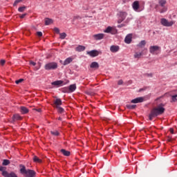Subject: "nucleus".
I'll use <instances>...</instances> for the list:
<instances>
[{
	"label": "nucleus",
	"mask_w": 177,
	"mask_h": 177,
	"mask_svg": "<svg viewBox=\"0 0 177 177\" xmlns=\"http://www.w3.org/2000/svg\"><path fill=\"white\" fill-rule=\"evenodd\" d=\"M59 36L61 39H64L66 37H67V34H66V32L59 33Z\"/></svg>",
	"instance_id": "cd10ccee"
},
{
	"label": "nucleus",
	"mask_w": 177,
	"mask_h": 177,
	"mask_svg": "<svg viewBox=\"0 0 177 177\" xmlns=\"http://www.w3.org/2000/svg\"><path fill=\"white\" fill-rule=\"evenodd\" d=\"M127 107L129 109V110H133V109L136 107V105L127 104Z\"/></svg>",
	"instance_id": "7c9ffc66"
},
{
	"label": "nucleus",
	"mask_w": 177,
	"mask_h": 177,
	"mask_svg": "<svg viewBox=\"0 0 177 177\" xmlns=\"http://www.w3.org/2000/svg\"><path fill=\"white\" fill-rule=\"evenodd\" d=\"M23 81H24L23 79H19V80L15 81V84H20V82H23Z\"/></svg>",
	"instance_id": "58836bf2"
},
{
	"label": "nucleus",
	"mask_w": 177,
	"mask_h": 177,
	"mask_svg": "<svg viewBox=\"0 0 177 177\" xmlns=\"http://www.w3.org/2000/svg\"><path fill=\"white\" fill-rule=\"evenodd\" d=\"M55 109H57V111H58V113H59V114H63V113H64V109H63L61 106H58Z\"/></svg>",
	"instance_id": "a878e982"
},
{
	"label": "nucleus",
	"mask_w": 177,
	"mask_h": 177,
	"mask_svg": "<svg viewBox=\"0 0 177 177\" xmlns=\"http://www.w3.org/2000/svg\"><path fill=\"white\" fill-rule=\"evenodd\" d=\"M125 26H126L125 24H122L120 25H118V28H121L122 27H125Z\"/></svg>",
	"instance_id": "c03bdc74"
},
{
	"label": "nucleus",
	"mask_w": 177,
	"mask_h": 177,
	"mask_svg": "<svg viewBox=\"0 0 177 177\" xmlns=\"http://www.w3.org/2000/svg\"><path fill=\"white\" fill-rule=\"evenodd\" d=\"M169 138V141L171 142V137H168Z\"/></svg>",
	"instance_id": "603ef678"
},
{
	"label": "nucleus",
	"mask_w": 177,
	"mask_h": 177,
	"mask_svg": "<svg viewBox=\"0 0 177 177\" xmlns=\"http://www.w3.org/2000/svg\"><path fill=\"white\" fill-rule=\"evenodd\" d=\"M62 104V102L60 98H57L56 100H54V107H55V109L57 107H60Z\"/></svg>",
	"instance_id": "9d476101"
},
{
	"label": "nucleus",
	"mask_w": 177,
	"mask_h": 177,
	"mask_svg": "<svg viewBox=\"0 0 177 177\" xmlns=\"http://www.w3.org/2000/svg\"><path fill=\"white\" fill-rule=\"evenodd\" d=\"M61 153H62V154H63L64 156H66V157L70 156V154H71V153H70L69 151H67V150L63 149H61Z\"/></svg>",
	"instance_id": "412c9836"
},
{
	"label": "nucleus",
	"mask_w": 177,
	"mask_h": 177,
	"mask_svg": "<svg viewBox=\"0 0 177 177\" xmlns=\"http://www.w3.org/2000/svg\"><path fill=\"white\" fill-rule=\"evenodd\" d=\"M158 8H159L158 4H156V5L155 6V9L156 10L157 12H158V10H160V9H159Z\"/></svg>",
	"instance_id": "37998d69"
},
{
	"label": "nucleus",
	"mask_w": 177,
	"mask_h": 177,
	"mask_svg": "<svg viewBox=\"0 0 177 177\" xmlns=\"http://www.w3.org/2000/svg\"><path fill=\"white\" fill-rule=\"evenodd\" d=\"M36 111H38V113H41V111H42V110L41 109H34Z\"/></svg>",
	"instance_id": "09e8293b"
},
{
	"label": "nucleus",
	"mask_w": 177,
	"mask_h": 177,
	"mask_svg": "<svg viewBox=\"0 0 177 177\" xmlns=\"http://www.w3.org/2000/svg\"><path fill=\"white\" fill-rule=\"evenodd\" d=\"M86 48L84 46L79 45L77 47L75 48L76 52H84Z\"/></svg>",
	"instance_id": "f3484780"
},
{
	"label": "nucleus",
	"mask_w": 177,
	"mask_h": 177,
	"mask_svg": "<svg viewBox=\"0 0 177 177\" xmlns=\"http://www.w3.org/2000/svg\"><path fill=\"white\" fill-rule=\"evenodd\" d=\"M0 171H1L2 173L4 172V171H5V167H0Z\"/></svg>",
	"instance_id": "de8ad7c7"
},
{
	"label": "nucleus",
	"mask_w": 177,
	"mask_h": 177,
	"mask_svg": "<svg viewBox=\"0 0 177 177\" xmlns=\"http://www.w3.org/2000/svg\"><path fill=\"white\" fill-rule=\"evenodd\" d=\"M51 135H53L54 136H59V133L57 131H51Z\"/></svg>",
	"instance_id": "2f4dec72"
},
{
	"label": "nucleus",
	"mask_w": 177,
	"mask_h": 177,
	"mask_svg": "<svg viewBox=\"0 0 177 177\" xmlns=\"http://www.w3.org/2000/svg\"><path fill=\"white\" fill-rule=\"evenodd\" d=\"M146 46V40H142L141 41L138 45L137 46L138 48H143L144 46Z\"/></svg>",
	"instance_id": "5701e85b"
},
{
	"label": "nucleus",
	"mask_w": 177,
	"mask_h": 177,
	"mask_svg": "<svg viewBox=\"0 0 177 177\" xmlns=\"http://www.w3.org/2000/svg\"><path fill=\"white\" fill-rule=\"evenodd\" d=\"M142 56H143V52H136L134 54V59H140V57H142Z\"/></svg>",
	"instance_id": "6ab92c4d"
},
{
	"label": "nucleus",
	"mask_w": 177,
	"mask_h": 177,
	"mask_svg": "<svg viewBox=\"0 0 177 177\" xmlns=\"http://www.w3.org/2000/svg\"><path fill=\"white\" fill-rule=\"evenodd\" d=\"M160 24H162V26H164L165 27H171V26H174V24H175V21H168L167 19L162 18L160 20Z\"/></svg>",
	"instance_id": "39448f33"
},
{
	"label": "nucleus",
	"mask_w": 177,
	"mask_h": 177,
	"mask_svg": "<svg viewBox=\"0 0 177 177\" xmlns=\"http://www.w3.org/2000/svg\"><path fill=\"white\" fill-rule=\"evenodd\" d=\"M169 132L170 133H171L172 135H174L175 133L174 131V129L171 128L169 129Z\"/></svg>",
	"instance_id": "79ce46f5"
},
{
	"label": "nucleus",
	"mask_w": 177,
	"mask_h": 177,
	"mask_svg": "<svg viewBox=\"0 0 177 177\" xmlns=\"http://www.w3.org/2000/svg\"><path fill=\"white\" fill-rule=\"evenodd\" d=\"M20 172L22 175H24L26 177H35L37 173L34 170L26 169V166L20 165Z\"/></svg>",
	"instance_id": "f03ea898"
},
{
	"label": "nucleus",
	"mask_w": 177,
	"mask_h": 177,
	"mask_svg": "<svg viewBox=\"0 0 177 177\" xmlns=\"http://www.w3.org/2000/svg\"><path fill=\"white\" fill-rule=\"evenodd\" d=\"M20 111H21V114H27L29 111H28V109H27V107L21 106Z\"/></svg>",
	"instance_id": "a211bd4d"
},
{
	"label": "nucleus",
	"mask_w": 177,
	"mask_h": 177,
	"mask_svg": "<svg viewBox=\"0 0 177 177\" xmlns=\"http://www.w3.org/2000/svg\"><path fill=\"white\" fill-rule=\"evenodd\" d=\"M30 64H31L32 66H37V63L32 62V61H30Z\"/></svg>",
	"instance_id": "a18cd8bd"
},
{
	"label": "nucleus",
	"mask_w": 177,
	"mask_h": 177,
	"mask_svg": "<svg viewBox=\"0 0 177 177\" xmlns=\"http://www.w3.org/2000/svg\"><path fill=\"white\" fill-rule=\"evenodd\" d=\"M75 89H77V86H75V84H71L69 86V91H71V92H74V91H75Z\"/></svg>",
	"instance_id": "b1692460"
},
{
	"label": "nucleus",
	"mask_w": 177,
	"mask_h": 177,
	"mask_svg": "<svg viewBox=\"0 0 177 177\" xmlns=\"http://www.w3.org/2000/svg\"><path fill=\"white\" fill-rule=\"evenodd\" d=\"M161 48L158 46H151L149 47V52L151 55H158L157 52L160 50Z\"/></svg>",
	"instance_id": "0eeeda50"
},
{
	"label": "nucleus",
	"mask_w": 177,
	"mask_h": 177,
	"mask_svg": "<svg viewBox=\"0 0 177 177\" xmlns=\"http://www.w3.org/2000/svg\"><path fill=\"white\" fill-rule=\"evenodd\" d=\"M26 9H27V7L26 6L19 7L18 8V12H20L21 13H22L23 12H24V10H26Z\"/></svg>",
	"instance_id": "c756f323"
},
{
	"label": "nucleus",
	"mask_w": 177,
	"mask_h": 177,
	"mask_svg": "<svg viewBox=\"0 0 177 177\" xmlns=\"http://www.w3.org/2000/svg\"><path fill=\"white\" fill-rule=\"evenodd\" d=\"M113 31V28L111 26H108L106 29L104 30V32L109 33Z\"/></svg>",
	"instance_id": "bb28decb"
},
{
	"label": "nucleus",
	"mask_w": 177,
	"mask_h": 177,
	"mask_svg": "<svg viewBox=\"0 0 177 177\" xmlns=\"http://www.w3.org/2000/svg\"><path fill=\"white\" fill-rule=\"evenodd\" d=\"M124 83V82L122 81V80H120L118 82V85H122V84Z\"/></svg>",
	"instance_id": "a19ab883"
},
{
	"label": "nucleus",
	"mask_w": 177,
	"mask_h": 177,
	"mask_svg": "<svg viewBox=\"0 0 177 177\" xmlns=\"http://www.w3.org/2000/svg\"><path fill=\"white\" fill-rule=\"evenodd\" d=\"M37 34L38 37H42V32H37Z\"/></svg>",
	"instance_id": "49530a36"
},
{
	"label": "nucleus",
	"mask_w": 177,
	"mask_h": 177,
	"mask_svg": "<svg viewBox=\"0 0 177 177\" xmlns=\"http://www.w3.org/2000/svg\"><path fill=\"white\" fill-rule=\"evenodd\" d=\"M176 97H177V94L172 95L171 99H172V102H176Z\"/></svg>",
	"instance_id": "c9c22d12"
},
{
	"label": "nucleus",
	"mask_w": 177,
	"mask_h": 177,
	"mask_svg": "<svg viewBox=\"0 0 177 177\" xmlns=\"http://www.w3.org/2000/svg\"><path fill=\"white\" fill-rule=\"evenodd\" d=\"M80 19H81V17H80V15H76L73 17V21H75V20H78Z\"/></svg>",
	"instance_id": "f704fd0d"
},
{
	"label": "nucleus",
	"mask_w": 177,
	"mask_h": 177,
	"mask_svg": "<svg viewBox=\"0 0 177 177\" xmlns=\"http://www.w3.org/2000/svg\"><path fill=\"white\" fill-rule=\"evenodd\" d=\"M91 68H95V70H97L99 68V63L97 62H93L90 65Z\"/></svg>",
	"instance_id": "dca6fc26"
},
{
	"label": "nucleus",
	"mask_w": 177,
	"mask_h": 177,
	"mask_svg": "<svg viewBox=\"0 0 177 177\" xmlns=\"http://www.w3.org/2000/svg\"><path fill=\"white\" fill-rule=\"evenodd\" d=\"M158 4L162 8L159 10L160 13H165V12L168 10V8L165 6L167 5V0H158Z\"/></svg>",
	"instance_id": "7ed1b4c3"
},
{
	"label": "nucleus",
	"mask_w": 177,
	"mask_h": 177,
	"mask_svg": "<svg viewBox=\"0 0 177 177\" xmlns=\"http://www.w3.org/2000/svg\"><path fill=\"white\" fill-rule=\"evenodd\" d=\"M64 82L62 80H57L51 83L54 86H60V85H63Z\"/></svg>",
	"instance_id": "2eb2a0df"
},
{
	"label": "nucleus",
	"mask_w": 177,
	"mask_h": 177,
	"mask_svg": "<svg viewBox=\"0 0 177 177\" xmlns=\"http://www.w3.org/2000/svg\"><path fill=\"white\" fill-rule=\"evenodd\" d=\"M71 62H73V58L71 57H68L65 59V61L64 62V66H67V64H70V63H71Z\"/></svg>",
	"instance_id": "aec40b11"
},
{
	"label": "nucleus",
	"mask_w": 177,
	"mask_h": 177,
	"mask_svg": "<svg viewBox=\"0 0 177 177\" xmlns=\"http://www.w3.org/2000/svg\"><path fill=\"white\" fill-rule=\"evenodd\" d=\"M58 120H59V121H62V118H61V117H59V118H58Z\"/></svg>",
	"instance_id": "3c124183"
},
{
	"label": "nucleus",
	"mask_w": 177,
	"mask_h": 177,
	"mask_svg": "<svg viewBox=\"0 0 177 177\" xmlns=\"http://www.w3.org/2000/svg\"><path fill=\"white\" fill-rule=\"evenodd\" d=\"M146 52H147V49H145Z\"/></svg>",
	"instance_id": "864d4df0"
},
{
	"label": "nucleus",
	"mask_w": 177,
	"mask_h": 177,
	"mask_svg": "<svg viewBox=\"0 0 177 177\" xmlns=\"http://www.w3.org/2000/svg\"><path fill=\"white\" fill-rule=\"evenodd\" d=\"M45 70H56L57 68V63L56 62H49L44 66Z\"/></svg>",
	"instance_id": "20e7f679"
},
{
	"label": "nucleus",
	"mask_w": 177,
	"mask_h": 177,
	"mask_svg": "<svg viewBox=\"0 0 177 177\" xmlns=\"http://www.w3.org/2000/svg\"><path fill=\"white\" fill-rule=\"evenodd\" d=\"M86 53L88 56H91V57H96L97 56H99V55H102V51L92 50L91 51H87Z\"/></svg>",
	"instance_id": "6e6552de"
},
{
	"label": "nucleus",
	"mask_w": 177,
	"mask_h": 177,
	"mask_svg": "<svg viewBox=\"0 0 177 177\" xmlns=\"http://www.w3.org/2000/svg\"><path fill=\"white\" fill-rule=\"evenodd\" d=\"M13 118L14 120H21V116H20L19 114H15L13 115Z\"/></svg>",
	"instance_id": "c85d7f7f"
},
{
	"label": "nucleus",
	"mask_w": 177,
	"mask_h": 177,
	"mask_svg": "<svg viewBox=\"0 0 177 177\" xmlns=\"http://www.w3.org/2000/svg\"><path fill=\"white\" fill-rule=\"evenodd\" d=\"M54 31L55 32H56L57 34H59L60 33V30L58 28H54Z\"/></svg>",
	"instance_id": "e433bc0d"
},
{
	"label": "nucleus",
	"mask_w": 177,
	"mask_h": 177,
	"mask_svg": "<svg viewBox=\"0 0 177 177\" xmlns=\"http://www.w3.org/2000/svg\"><path fill=\"white\" fill-rule=\"evenodd\" d=\"M165 111V109L164 108V104H160L156 108H153L149 115V118L150 121H153V119L158 115H161V114H164Z\"/></svg>",
	"instance_id": "f257e3e1"
},
{
	"label": "nucleus",
	"mask_w": 177,
	"mask_h": 177,
	"mask_svg": "<svg viewBox=\"0 0 177 177\" xmlns=\"http://www.w3.org/2000/svg\"><path fill=\"white\" fill-rule=\"evenodd\" d=\"M26 16H27V13L21 15L19 16V17H20V19H24V18L26 17Z\"/></svg>",
	"instance_id": "ea45409f"
},
{
	"label": "nucleus",
	"mask_w": 177,
	"mask_h": 177,
	"mask_svg": "<svg viewBox=\"0 0 177 177\" xmlns=\"http://www.w3.org/2000/svg\"><path fill=\"white\" fill-rule=\"evenodd\" d=\"M132 7L133 10H135L136 12L138 11V10L139 9V1H134L132 4Z\"/></svg>",
	"instance_id": "4468645a"
},
{
	"label": "nucleus",
	"mask_w": 177,
	"mask_h": 177,
	"mask_svg": "<svg viewBox=\"0 0 177 177\" xmlns=\"http://www.w3.org/2000/svg\"><path fill=\"white\" fill-rule=\"evenodd\" d=\"M144 100H145V98H143V97H139L132 100L131 103H134V104L142 103V102H143Z\"/></svg>",
	"instance_id": "9b49d317"
},
{
	"label": "nucleus",
	"mask_w": 177,
	"mask_h": 177,
	"mask_svg": "<svg viewBox=\"0 0 177 177\" xmlns=\"http://www.w3.org/2000/svg\"><path fill=\"white\" fill-rule=\"evenodd\" d=\"M110 50L112 53H117L120 50V46L113 45L110 47Z\"/></svg>",
	"instance_id": "f8f14e48"
},
{
	"label": "nucleus",
	"mask_w": 177,
	"mask_h": 177,
	"mask_svg": "<svg viewBox=\"0 0 177 177\" xmlns=\"http://www.w3.org/2000/svg\"><path fill=\"white\" fill-rule=\"evenodd\" d=\"M53 23V20L52 19L46 18L45 19V24L46 26H49Z\"/></svg>",
	"instance_id": "4be33fe9"
},
{
	"label": "nucleus",
	"mask_w": 177,
	"mask_h": 177,
	"mask_svg": "<svg viewBox=\"0 0 177 177\" xmlns=\"http://www.w3.org/2000/svg\"><path fill=\"white\" fill-rule=\"evenodd\" d=\"M10 164V161L9 160H4L3 161V165H9Z\"/></svg>",
	"instance_id": "72a5a7b5"
},
{
	"label": "nucleus",
	"mask_w": 177,
	"mask_h": 177,
	"mask_svg": "<svg viewBox=\"0 0 177 177\" xmlns=\"http://www.w3.org/2000/svg\"><path fill=\"white\" fill-rule=\"evenodd\" d=\"M125 23H129V18H127V19L126 20Z\"/></svg>",
	"instance_id": "8fccbe9b"
},
{
	"label": "nucleus",
	"mask_w": 177,
	"mask_h": 177,
	"mask_svg": "<svg viewBox=\"0 0 177 177\" xmlns=\"http://www.w3.org/2000/svg\"><path fill=\"white\" fill-rule=\"evenodd\" d=\"M125 44H131L132 42V34H129L124 39Z\"/></svg>",
	"instance_id": "ddd939ff"
},
{
	"label": "nucleus",
	"mask_w": 177,
	"mask_h": 177,
	"mask_svg": "<svg viewBox=\"0 0 177 177\" xmlns=\"http://www.w3.org/2000/svg\"><path fill=\"white\" fill-rule=\"evenodd\" d=\"M33 161H34L35 162H39V163L42 162V160H41V159H39L37 156H35L33 157Z\"/></svg>",
	"instance_id": "393cba45"
},
{
	"label": "nucleus",
	"mask_w": 177,
	"mask_h": 177,
	"mask_svg": "<svg viewBox=\"0 0 177 177\" xmlns=\"http://www.w3.org/2000/svg\"><path fill=\"white\" fill-rule=\"evenodd\" d=\"M93 37L94 38V39H95L96 41H99L100 39H103V38H104V34L103 33H99L97 35H94L93 36Z\"/></svg>",
	"instance_id": "1a4fd4ad"
},
{
	"label": "nucleus",
	"mask_w": 177,
	"mask_h": 177,
	"mask_svg": "<svg viewBox=\"0 0 177 177\" xmlns=\"http://www.w3.org/2000/svg\"><path fill=\"white\" fill-rule=\"evenodd\" d=\"M127 16H128V13L124 11H121L119 12V19L118 20V23L120 24L122 23L127 19Z\"/></svg>",
	"instance_id": "423d86ee"
},
{
	"label": "nucleus",
	"mask_w": 177,
	"mask_h": 177,
	"mask_svg": "<svg viewBox=\"0 0 177 177\" xmlns=\"http://www.w3.org/2000/svg\"><path fill=\"white\" fill-rule=\"evenodd\" d=\"M5 63H6V61H5V59H1L0 61L1 66H4Z\"/></svg>",
	"instance_id": "4c0bfd02"
},
{
	"label": "nucleus",
	"mask_w": 177,
	"mask_h": 177,
	"mask_svg": "<svg viewBox=\"0 0 177 177\" xmlns=\"http://www.w3.org/2000/svg\"><path fill=\"white\" fill-rule=\"evenodd\" d=\"M20 2H23V0H15L13 3V6H17V4L20 3Z\"/></svg>",
	"instance_id": "473e14b6"
}]
</instances>
